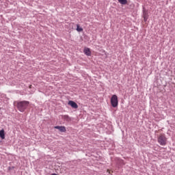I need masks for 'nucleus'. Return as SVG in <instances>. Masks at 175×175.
I'll use <instances>...</instances> for the list:
<instances>
[{
	"mask_svg": "<svg viewBox=\"0 0 175 175\" xmlns=\"http://www.w3.org/2000/svg\"><path fill=\"white\" fill-rule=\"evenodd\" d=\"M144 21H147V20H148V16H144Z\"/></svg>",
	"mask_w": 175,
	"mask_h": 175,
	"instance_id": "12",
	"label": "nucleus"
},
{
	"mask_svg": "<svg viewBox=\"0 0 175 175\" xmlns=\"http://www.w3.org/2000/svg\"><path fill=\"white\" fill-rule=\"evenodd\" d=\"M63 120H65L66 121H70V118H69V116L68 115H64L62 116Z\"/></svg>",
	"mask_w": 175,
	"mask_h": 175,
	"instance_id": "9",
	"label": "nucleus"
},
{
	"mask_svg": "<svg viewBox=\"0 0 175 175\" xmlns=\"http://www.w3.org/2000/svg\"><path fill=\"white\" fill-rule=\"evenodd\" d=\"M157 140L160 146H166V142H167V138H166L165 134L161 133L158 137Z\"/></svg>",
	"mask_w": 175,
	"mask_h": 175,
	"instance_id": "2",
	"label": "nucleus"
},
{
	"mask_svg": "<svg viewBox=\"0 0 175 175\" xmlns=\"http://www.w3.org/2000/svg\"><path fill=\"white\" fill-rule=\"evenodd\" d=\"M0 137L2 140L5 139V130L2 129L0 131Z\"/></svg>",
	"mask_w": 175,
	"mask_h": 175,
	"instance_id": "7",
	"label": "nucleus"
},
{
	"mask_svg": "<svg viewBox=\"0 0 175 175\" xmlns=\"http://www.w3.org/2000/svg\"><path fill=\"white\" fill-rule=\"evenodd\" d=\"M68 105L71 106V107H72L73 109H78L79 107V105H77V103L72 100L68 101Z\"/></svg>",
	"mask_w": 175,
	"mask_h": 175,
	"instance_id": "4",
	"label": "nucleus"
},
{
	"mask_svg": "<svg viewBox=\"0 0 175 175\" xmlns=\"http://www.w3.org/2000/svg\"><path fill=\"white\" fill-rule=\"evenodd\" d=\"M83 53L84 54H85V55H88V57H91V51L89 48H85L83 50Z\"/></svg>",
	"mask_w": 175,
	"mask_h": 175,
	"instance_id": "6",
	"label": "nucleus"
},
{
	"mask_svg": "<svg viewBox=\"0 0 175 175\" xmlns=\"http://www.w3.org/2000/svg\"><path fill=\"white\" fill-rule=\"evenodd\" d=\"M55 129H59L60 132H66V128L64 126H55Z\"/></svg>",
	"mask_w": 175,
	"mask_h": 175,
	"instance_id": "5",
	"label": "nucleus"
},
{
	"mask_svg": "<svg viewBox=\"0 0 175 175\" xmlns=\"http://www.w3.org/2000/svg\"><path fill=\"white\" fill-rule=\"evenodd\" d=\"M144 17H148V12L147 11L144 12Z\"/></svg>",
	"mask_w": 175,
	"mask_h": 175,
	"instance_id": "11",
	"label": "nucleus"
},
{
	"mask_svg": "<svg viewBox=\"0 0 175 175\" xmlns=\"http://www.w3.org/2000/svg\"><path fill=\"white\" fill-rule=\"evenodd\" d=\"M107 173H110V170H107Z\"/></svg>",
	"mask_w": 175,
	"mask_h": 175,
	"instance_id": "14",
	"label": "nucleus"
},
{
	"mask_svg": "<svg viewBox=\"0 0 175 175\" xmlns=\"http://www.w3.org/2000/svg\"><path fill=\"white\" fill-rule=\"evenodd\" d=\"M111 105L112 107H118V97L117 95L113 94L111 98Z\"/></svg>",
	"mask_w": 175,
	"mask_h": 175,
	"instance_id": "3",
	"label": "nucleus"
},
{
	"mask_svg": "<svg viewBox=\"0 0 175 175\" xmlns=\"http://www.w3.org/2000/svg\"><path fill=\"white\" fill-rule=\"evenodd\" d=\"M77 32H83V28L80 27V25H77Z\"/></svg>",
	"mask_w": 175,
	"mask_h": 175,
	"instance_id": "10",
	"label": "nucleus"
},
{
	"mask_svg": "<svg viewBox=\"0 0 175 175\" xmlns=\"http://www.w3.org/2000/svg\"><path fill=\"white\" fill-rule=\"evenodd\" d=\"M29 88H32V85H29Z\"/></svg>",
	"mask_w": 175,
	"mask_h": 175,
	"instance_id": "13",
	"label": "nucleus"
},
{
	"mask_svg": "<svg viewBox=\"0 0 175 175\" xmlns=\"http://www.w3.org/2000/svg\"><path fill=\"white\" fill-rule=\"evenodd\" d=\"M28 106H29V101L27 100L19 101L16 104V107L18 110H19V111H21V113H24Z\"/></svg>",
	"mask_w": 175,
	"mask_h": 175,
	"instance_id": "1",
	"label": "nucleus"
},
{
	"mask_svg": "<svg viewBox=\"0 0 175 175\" xmlns=\"http://www.w3.org/2000/svg\"><path fill=\"white\" fill-rule=\"evenodd\" d=\"M121 5H126L128 3L127 0H118Z\"/></svg>",
	"mask_w": 175,
	"mask_h": 175,
	"instance_id": "8",
	"label": "nucleus"
}]
</instances>
